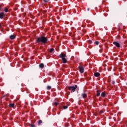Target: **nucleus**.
<instances>
[{"label":"nucleus","instance_id":"obj_1","mask_svg":"<svg viewBox=\"0 0 127 127\" xmlns=\"http://www.w3.org/2000/svg\"><path fill=\"white\" fill-rule=\"evenodd\" d=\"M48 41V38L45 36H42L37 38L36 40V43H43V44H46Z\"/></svg>","mask_w":127,"mask_h":127},{"label":"nucleus","instance_id":"obj_2","mask_svg":"<svg viewBox=\"0 0 127 127\" xmlns=\"http://www.w3.org/2000/svg\"><path fill=\"white\" fill-rule=\"evenodd\" d=\"M59 57H60V58H61L62 59L63 63H64V64H66V63H67V59L65 58V57H67V56H66V54L64 53H61L59 56Z\"/></svg>","mask_w":127,"mask_h":127},{"label":"nucleus","instance_id":"obj_3","mask_svg":"<svg viewBox=\"0 0 127 127\" xmlns=\"http://www.w3.org/2000/svg\"><path fill=\"white\" fill-rule=\"evenodd\" d=\"M78 88V86L77 85H75L74 86H71L68 87V90L70 91V92H75L76 89Z\"/></svg>","mask_w":127,"mask_h":127},{"label":"nucleus","instance_id":"obj_4","mask_svg":"<svg viewBox=\"0 0 127 127\" xmlns=\"http://www.w3.org/2000/svg\"><path fill=\"white\" fill-rule=\"evenodd\" d=\"M78 69L79 72L81 73H83L85 71V69H84V67H83L82 66H81V65H79L78 67Z\"/></svg>","mask_w":127,"mask_h":127},{"label":"nucleus","instance_id":"obj_5","mask_svg":"<svg viewBox=\"0 0 127 127\" xmlns=\"http://www.w3.org/2000/svg\"><path fill=\"white\" fill-rule=\"evenodd\" d=\"M81 97H82L83 99H87V98H88V95H87V93L84 92L81 94Z\"/></svg>","mask_w":127,"mask_h":127},{"label":"nucleus","instance_id":"obj_6","mask_svg":"<svg viewBox=\"0 0 127 127\" xmlns=\"http://www.w3.org/2000/svg\"><path fill=\"white\" fill-rule=\"evenodd\" d=\"M113 44H114V45H115L116 47H121V45H120L119 43H118L117 42H114Z\"/></svg>","mask_w":127,"mask_h":127},{"label":"nucleus","instance_id":"obj_7","mask_svg":"<svg viewBox=\"0 0 127 127\" xmlns=\"http://www.w3.org/2000/svg\"><path fill=\"white\" fill-rule=\"evenodd\" d=\"M3 17H4V12L0 13V18H1V19H2Z\"/></svg>","mask_w":127,"mask_h":127},{"label":"nucleus","instance_id":"obj_8","mask_svg":"<svg viewBox=\"0 0 127 127\" xmlns=\"http://www.w3.org/2000/svg\"><path fill=\"white\" fill-rule=\"evenodd\" d=\"M15 37H16V35H11L10 36L9 38H10V39L13 40V39H15Z\"/></svg>","mask_w":127,"mask_h":127},{"label":"nucleus","instance_id":"obj_9","mask_svg":"<svg viewBox=\"0 0 127 127\" xmlns=\"http://www.w3.org/2000/svg\"><path fill=\"white\" fill-rule=\"evenodd\" d=\"M100 74L99 72H95L94 74L95 77H100Z\"/></svg>","mask_w":127,"mask_h":127},{"label":"nucleus","instance_id":"obj_10","mask_svg":"<svg viewBox=\"0 0 127 127\" xmlns=\"http://www.w3.org/2000/svg\"><path fill=\"white\" fill-rule=\"evenodd\" d=\"M39 67H40V68H41L42 69L43 68H44V64H39Z\"/></svg>","mask_w":127,"mask_h":127},{"label":"nucleus","instance_id":"obj_11","mask_svg":"<svg viewBox=\"0 0 127 127\" xmlns=\"http://www.w3.org/2000/svg\"><path fill=\"white\" fill-rule=\"evenodd\" d=\"M96 93H97L96 96H97V97L100 96V95L101 94V93L100 92V91L97 90Z\"/></svg>","mask_w":127,"mask_h":127},{"label":"nucleus","instance_id":"obj_12","mask_svg":"<svg viewBox=\"0 0 127 127\" xmlns=\"http://www.w3.org/2000/svg\"><path fill=\"white\" fill-rule=\"evenodd\" d=\"M9 107L10 108H13L14 107V103H13V104H10L9 105Z\"/></svg>","mask_w":127,"mask_h":127},{"label":"nucleus","instance_id":"obj_13","mask_svg":"<svg viewBox=\"0 0 127 127\" xmlns=\"http://www.w3.org/2000/svg\"><path fill=\"white\" fill-rule=\"evenodd\" d=\"M2 7H3V4H0V11H1Z\"/></svg>","mask_w":127,"mask_h":127},{"label":"nucleus","instance_id":"obj_14","mask_svg":"<svg viewBox=\"0 0 127 127\" xmlns=\"http://www.w3.org/2000/svg\"><path fill=\"white\" fill-rule=\"evenodd\" d=\"M101 97H106V93L105 92H102L101 93Z\"/></svg>","mask_w":127,"mask_h":127},{"label":"nucleus","instance_id":"obj_15","mask_svg":"<svg viewBox=\"0 0 127 127\" xmlns=\"http://www.w3.org/2000/svg\"><path fill=\"white\" fill-rule=\"evenodd\" d=\"M64 110H66V109H68V106H63Z\"/></svg>","mask_w":127,"mask_h":127},{"label":"nucleus","instance_id":"obj_16","mask_svg":"<svg viewBox=\"0 0 127 127\" xmlns=\"http://www.w3.org/2000/svg\"><path fill=\"white\" fill-rule=\"evenodd\" d=\"M38 125H41V124H42V121L41 120H39L38 121Z\"/></svg>","mask_w":127,"mask_h":127},{"label":"nucleus","instance_id":"obj_17","mask_svg":"<svg viewBox=\"0 0 127 127\" xmlns=\"http://www.w3.org/2000/svg\"><path fill=\"white\" fill-rule=\"evenodd\" d=\"M53 51H54V49H53V48H51V49L50 50V53H52V52H53Z\"/></svg>","mask_w":127,"mask_h":127},{"label":"nucleus","instance_id":"obj_18","mask_svg":"<svg viewBox=\"0 0 127 127\" xmlns=\"http://www.w3.org/2000/svg\"><path fill=\"white\" fill-rule=\"evenodd\" d=\"M59 104V103L58 102H54V103H53V104H54V106H58Z\"/></svg>","mask_w":127,"mask_h":127},{"label":"nucleus","instance_id":"obj_19","mask_svg":"<svg viewBox=\"0 0 127 127\" xmlns=\"http://www.w3.org/2000/svg\"><path fill=\"white\" fill-rule=\"evenodd\" d=\"M4 11L5 12H7V11H8V9H7V8H4Z\"/></svg>","mask_w":127,"mask_h":127},{"label":"nucleus","instance_id":"obj_20","mask_svg":"<svg viewBox=\"0 0 127 127\" xmlns=\"http://www.w3.org/2000/svg\"><path fill=\"white\" fill-rule=\"evenodd\" d=\"M99 41H96L95 43H94V44H95V45H99Z\"/></svg>","mask_w":127,"mask_h":127},{"label":"nucleus","instance_id":"obj_21","mask_svg":"<svg viewBox=\"0 0 127 127\" xmlns=\"http://www.w3.org/2000/svg\"><path fill=\"white\" fill-rule=\"evenodd\" d=\"M64 3L65 4H67V3H68V1H67V0H64L63 1Z\"/></svg>","mask_w":127,"mask_h":127},{"label":"nucleus","instance_id":"obj_22","mask_svg":"<svg viewBox=\"0 0 127 127\" xmlns=\"http://www.w3.org/2000/svg\"><path fill=\"white\" fill-rule=\"evenodd\" d=\"M47 90H50L51 89V86H48L47 87Z\"/></svg>","mask_w":127,"mask_h":127},{"label":"nucleus","instance_id":"obj_23","mask_svg":"<svg viewBox=\"0 0 127 127\" xmlns=\"http://www.w3.org/2000/svg\"><path fill=\"white\" fill-rule=\"evenodd\" d=\"M88 43H89V44H91V43H92V40H88Z\"/></svg>","mask_w":127,"mask_h":127},{"label":"nucleus","instance_id":"obj_24","mask_svg":"<svg viewBox=\"0 0 127 127\" xmlns=\"http://www.w3.org/2000/svg\"><path fill=\"white\" fill-rule=\"evenodd\" d=\"M115 83H116V82L115 81H112V84L113 85H114V84H115Z\"/></svg>","mask_w":127,"mask_h":127},{"label":"nucleus","instance_id":"obj_25","mask_svg":"<svg viewBox=\"0 0 127 127\" xmlns=\"http://www.w3.org/2000/svg\"><path fill=\"white\" fill-rule=\"evenodd\" d=\"M31 127H35V126L34 125H33V124H32V125H31Z\"/></svg>","mask_w":127,"mask_h":127},{"label":"nucleus","instance_id":"obj_26","mask_svg":"<svg viewBox=\"0 0 127 127\" xmlns=\"http://www.w3.org/2000/svg\"><path fill=\"white\" fill-rule=\"evenodd\" d=\"M44 2L45 3L48 2V0H44Z\"/></svg>","mask_w":127,"mask_h":127},{"label":"nucleus","instance_id":"obj_27","mask_svg":"<svg viewBox=\"0 0 127 127\" xmlns=\"http://www.w3.org/2000/svg\"><path fill=\"white\" fill-rule=\"evenodd\" d=\"M5 97V95L2 96L1 99H3V98H4Z\"/></svg>","mask_w":127,"mask_h":127},{"label":"nucleus","instance_id":"obj_28","mask_svg":"<svg viewBox=\"0 0 127 127\" xmlns=\"http://www.w3.org/2000/svg\"><path fill=\"white\" fill-rule=\"evenodd\" d=\"M100 114H103V111H100Z\"/></svg>","mask_w":127,"mask_h":127},{"label":"nucleus","instance_id":"obj_29","mask_svg":"<svg viewBox=\"0 0 127 127\" xmlns=\"http://www.w3.org/2000/svg\"><path fill=\"white\" fill-rule=\"evenodd\" d=\"M100 52H103V50H100Z\"/></svg>","mask_w":127,"mask_h":127},{"label":"nucleus","instance_id":"obj_30","mask_svg":"<svg viewBox=\"0 0 127 127\" xmlns=\"http://www.w3.org/2000/svg\"><path fill=\"white\" fill-rule=\"evenodd\" d=\"M87 10H88V11H89V10H90V8H88L87 9Z\"/></svg>","mask_w":127,"mask_h":127},{"label":"nucleus","instance_id":"obj_31","mask_svg":"<svg viewBox=\"0 0 127 127\" xmlns=\"http://www.w3.org/2000/svg\"><path fill=\"white\" fill-rule=\"evenodd\" d=\"M1 27V24H0V28Z\"/></svg>","mask_w":127,"mask_h":127},{"label":"nucleus","instance_id":"obj_32","mask_svg":"<svg viewBox=\"0 0 127 127\" xmlns=\"http://www.w3.org/2000/svg\"><path fill=\"white\" fill-rule=\"evenodd\" d=\"M21 3H24V2H23V1H21Z\"/></svg>","mask_w":127,"mask_h":127},{"label":"nucleus","instance_id":"obj_33","mask_svg":"<svg viewBox=\"0 0 127 127\" xmlns=\"http://www.w3.org/2000/svg\"><path fill=\"white\" fill-rule=\"evenodd\" d=\"M25 3H26V2H25Z\"/></svg>","mask_w":127,"mask_h":127}]
</instances>
